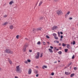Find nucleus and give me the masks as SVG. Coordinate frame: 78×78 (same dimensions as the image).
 <instances>
[{"label":"nucleus","mask_w":78,"mask_h":78,"mask_svg":"<svg viewBox=\"0 0 78 78\" xmlns=\"http://www.w3.org/2000/svg\"><path fill=\"white\" fill-rule=\"evenodd\" d=\"M5 53H10L11 54H12L13 52L12 51H11L10 49H7L5 50Z\"/></svg>","instance_id":"f257e3e1"},{"label":"nucleus","mask_w":78,"mask_h":78,"mask_svg":"<svg viewBox=\"0 0 78 78\" xmlns=\"http://www.w3.org/2000/svg\"><path fill=\"white\" fill-rule=\"evenodd\" d=\"M16 72L20 73V72H21V70H20V68L19 67V66H16Z\"/></svg>","instance_id":"f03ea898"},{"label":"nucleus","mask_w":78,"mask_h":78,"mask_svg":"<svg viewBox=\"0 0 78 78\" xmlns=\"http://www.w3.org/2000/svg\"><path fill=\"white\" fill-rule=\"evenodd\" d=\"M56 13L58 14V16H60L61 15H62L63 14L62 11H61V10L57 11Z\"/></svg>","instance_id":"7ed1b4c3"},{"label":"nucleus","mask_w":78,"mask_h":78,"mask_svg":"<svg viewBox=\"0 0 78 78\" xmlns=\"http://www.w3.org/2000/svg\"><path fill=\"white\" fill-rule=\"evenodd\" d=\"M40 55V53L39 52H38L37 53V55H36L35 56V59H39V56Z\"/></svg>","instance_id":"20e7f679"},{"label":"nucleus","mask_w":78,"mask_h":78,"mask_svg":"<svg viewBox=\"0 0 78 78\" xmlns=\"http://www.w3.org/2000/svg\"><path fill=\"white\" fill-rule=\"evenodd\" d=\"M27 45L26 44L24 45V47L23 48V51H26V49L27 48Z\"/></svg>","instance_id":"39448f33"},{"label":"nucleus","mask_w":78,"mask_h":78,"mask_svg":"<svg viewBox=\"0 0 78 78\" xmlns=\"http://www.w3.org/2000/svg\"><path fill=\"white\" fill-rule=\"evenodd\" d=\"M43 19H44V17L41 16L40 17L39 20L40 21H41V20H43Z\"/></svg>","instance_id":"423d86ee"},{"label":"nucleus","mask_w":78,"mask_h":78,"mask_svg":"<svg viewBox=\"0 0 78 78\" xmlns=\"http://www.w3.org/2000/svg\"><path fill=\"white\" fill-rule=\"evenodd\" d=\"M58 28V27L57 26H54L53 27V28H52V30H54V29H56Z\"/></svg>","instance_id":"0eeeda50"},{"label":"nucleus","mask_w":78,"mask_h":78,"mask_svg":"<svg viewBox=\"0 0 78 78\" xmlns=\"http://www.w3.org/2000/svg\"><path fill=\"white\" fill-rule=\"evenodd\" d=\"M28 73L29 74H31V69H29Z\"/></svg>","instance_id":"6e6552de"},{"label":"nucleus","mask_w":78,"mask_h":78,"mask_svg":"<svg viewBox=\"0 0 78 78\" xmlns=\"http://www.w3.org/2000/svg\"><path fill=\"white\" fill-rule=\"evenodd\" d=\"M8 22H5V23H4L3 24V26H5V25H8Z\"/></svg>","instance_id":"1a4fd4ad"},{"label":"nucleus","mask_w":78,"mask_h":78,"mask_svg":"<svg viewBox=\"0 0 78 78\" xmlns=\"http://www.w3.org/2000/svg\"><path fill=\"white\" fill-rule=\"evenodd\" d=\"M42 68L43 69H44L45 68L46 69L47 68V66H44L42 67Z\"/></svg>","instance_id":"9d476101"},{"label":"nucleus","mask_w":78,"mask_h":78,"mask_svg":"<svg viewBox=\"0 0 78 78\" xmlns=\"http://www.w3.org/2000/svg\"><path fill=\"white\" fill-rule=\"evenodd\" d=\"M65 74L66 75H70V73H68V72H65Z\"/></svg>","instance_id":"9b49d317"},{"label":"nucleus","mask_w":78,"mask_h":78,"mask_svg":"<svg viewBox=\"0 0 78 78\" xmlns=\"http://www.w3.org/2000/svg\"><path fill=\"white\" fill-rule=\"evenodd\" d=\"M48 50H49L50 53H53V50L51 49H48Z\"/></svg>","instance_id":"f8f14e48"},{"label":"nucleus","mask_w":78,"mask_h":78,"mask_svg":"<svg viewBox=\"0 0 78 78\" xmlns=\"http://www.w3.org/2000/svg\"><path fill=\"white\" fill-rule=\"evenodd\" d=\"M53 36H54V37H56L57 35H56V34L53 33Z\"/></svg>","instance_id":"ddd939ff"},{"label":"nucleus","mask_w":78,"mask_h":78,"mask_svg":"<svg viewBox=\"0 0 78 78\" xmlns=\"http://www.w3.org/2000/svg\"><path fill=\"white\" fill-rule=\"evenodd\" d=\"M43 2H42V1H41L39 3V6H41V5H42V3Z\"/></svg>","instance_id":"4468645a"},{"label":"nucleus","mask_w":78,"mask_h":78,"mask_svg":"<svg viewBox=\"0 0 78 78\" xmlns=\"http://www.w3.org/2000/svg\"><path fill=\"white\" fill-rule=\"evenodd\" d=\"M14 3V2L11 1L9 2V5H12V3Z\"/></svg>","instance_id":"2eb2a0df"},{"label":"nucleus","mask_w":78,"mask_h":78,"mask_svg":"<svg viewBox=\"0 0 78 78\" xmlns=\"http://www.w3.org/2000/svg\"><path fill=\"white\" fill-rule=\"evenodd\" d=\"M54 42L55 43L56 42V43H59V41H58L57 40H55L54 41Z\"/></svg>","instance_id":"dca6fc26"},{"label":"nucleus","mask_w":78,"mask_h":78,"mask_svg":"<svg viewBox=\"0 0 78 78\" xmlns=\"http://www.w3.org/2000/svg\"><path fill=\"white\" fill-rule=\"evenodd\" d=\"M38 30H39V31H41L42 29L41 28H39L37 29Z\"/></svg>","instance_id":"f3484780"},{"label":"nucleus","mask_w":78,"mask_h":78,"mask_svg":"<svg viewBox=\"0 0 78 78\" xmlns=\"http://www.w3.org/2000/svg\"><path fill=\"white\" fill-rule=\"evenodd\" d=\"M75 75V74L74 73H73L71 74L70 75V77H73V76Z\"/></svg>","instance_id":"a211bd4d"},{"label":"nucleus","mask_w":78,"mask_h":78,"mask_svg":"<svg viewBox=\"0 0 78 78\" xmlns=\"http://www.w3.org/2000/svg\"><path fill=\"white\" fill-rule=\"evenodd\" d=\"M58 53L59 55H61L62 54V52L61 51H59L58 52Z\"/></svg>","instance_id":"6ab92c4d"},{"label":"nucleus","mask_w":78,"mask_h":78,"mask_svg":"<svg viewBox=\"0 0 78 78\" xmlns=\"http://www.w3.org/2000/svg\"><path fill=\"white\" fill-rule=\"evenodd\" d=\"M67 51H68V49H65V51L66 53H67Z\"/></svg>","instance_id":"aec40b11"},{"label":"nucleus","mask_w":78,"mask_h":78,"mask_svg":"<svg viewBox=\"0 0 78 78\" xmlns=\"http://www.w3.org/2000/svg\"><path fill=\"white\" fill-rule=\"evenodd\" d=\"M70 13V12H68L67 14L65 15L66 16H67V14H69Z\"/></svg>","instance_id":"412c9836"},{"label":"nucleus","mask_w":78,"mask_h":78,"mask_svg":"<svg viewBox=\"0 0 78 78\" xmlns=\"http://www.w3.org/2000/svg\"><path fill=\"white\" fill-rule=\"evenodd\" d=\"M37 44L38 45H41V41H38L37 42Z\"/></svg>","instance_id":"4be33fe9"},{"label":"nucleus","mask_w":78,"mask_h":78,"mask_svg":"<svg viewBox=\"0 0 78 78\" xmlns=\"http://www.w3.org/2000/svg\"><path fill=\"white\" fill-rule=\"evenodd\" d=\"M62 46H63V47H65L66 46V44H64V43H63L62 44Z\"/></svg>","instance_id":"5701e85b"},{"label":"nucleus","mask_w":78,"mask_h":78,"mask_svg":"<svg viewBox=\"0 0 78 78\" xmlns=\"http://www.w3.org/2000/svg\"><path fill=\"white\" fill-rule=\"evenodd\" d=\"M9 63H10V64H12V62L11 61V60H9Z\"/></svg>","instance_id":"b1692460"},{"label":"nucleus","mask_w":78,"mask_h":78,"mask_svg":"<svg viewBox=\"0 0 78 78\" xmlns=\"http://www.w3.org/2000/svg\"><path fill=\"white\" fill-rule=\"evenodd\" d=\"M10 29H12L13 28V26H11L10 27Z\"/></svg>","instance_id":"393cba45"},{"label":"nucleus","mask_w":78,"mask_h":78,"mask_svg":"<svg viewBox=\"0 0 78 78\" xmlns=\"http://www.w3.org/2000/svg\"><path fill=\"white\" fill-rule=\"evenodd\" d=\"M43 44L44 45H46V43L44 41L43 42Z\"/></svg>","instance_id":"a878e982"},{"label":"nucleus","mask_w":78,"mask_h":78,"mask_svg":"<svg viewBox=\"0 0 78 78\" xmlns=\"http://www.w3.org/2000/svg\"><path fill=\"white\" fill-rule=\"evenodd\" d=\"M74 70H77V68L76 67H74L73 68Z\"/></svg>","instance_id":"bb28decb"},{"label":"nucleus","mask_w":78,"mask_h":78,"mask_svg":"<svg viewBox=\"0 0 78 78\" xmlns=\"http://www.w3.org/2000/svg\"><path fill=\"white\" fill-rule=\"evenodd\" d=\"M67 48L68 49L69 48V47H70V45L68 44H67Z\"/></svg>","instance_id":"cd10ccee"},{"label":"nucleus","mask_w":78,"mask_h":78,"mask_svg":"<svg viewBox=\"0 0 78 78\" xmlns=\"http://www.w3.org/2000/svg\"><path fill=\"white\" fill-rule=\"evenodd\" d=\"M27 61L28 62H31V60L30 59H27Z\"/></svg>","instance_id":"c85d7f7f"},{"label":"nucleus","mask_w":78,"mask_h":78,"mask_svg":"<svg viewBox=\"0 0 78 78\" xmlns=\"http://www.w3.org/2000/svg\"><path fill=\"white\" fill-rule=\"evenodd\" d=\"M46 37H47V38H48V39H49V38H50V37H49V36L48 35H46Z\"/></svg>","instance_id":"c756f323"},{"label":"nucleus","mask_w":78,"mask_h":78,"mask_svg":"<svg viewBox=\"0 0 78 78\" xmlns=\"http://www.w3.org/2000/svg\"><path fill=\"white\" fill-rule=\"evenodd\" d=\"M55 39H57V40H58V37H55Z\"/></svg>","instance_id":"7c9ffc66"},{"label":"nucleus","mask_w":78,"mask_h":78,"mask_svg":"<svg viewBox=\"0 0 78 78\" xmlns=\"http://www.w3.org/2000/svg\"><path fill=\"white\" fill-rule=\"evenodd\" d=\"M58 36H60V33L59 32H58Z\"/></svg>","instance_id":"2f4dec72"},{"label":"nucleus","mask_w":78,"mask_h":78,"mask_svg":"<svg viewBox=\"0 0 78 78\" xmlns=\"http://www.w3.org/2000/svg\"><path fill=\"white\" fill-rule=\"evenodd\" d=\"M75 41H73V44L75 45Z\"/></svg>","instance_id":"473e14b6"},{"label":"nucleus","mask_w":78,"mask_h":78,"mask_svg":"<svg viewBox=\"0 0 78 78\" xmlns=\"http://www.w3.org/2000/svg\"><path fill=\"white\" fill-rule=\"evenodd\" d=\"M74 58H75V55H73V57H72V59H73Z\"/></svg>","instance_id":"72a5a7b5"},{"label":"nucleus","mask_w":78,"mask_h":78,"mask_svg":"<svg viewBox=\"0 0 78 78\" xmlns=\"http://www.w3.org/2000/svg\"><path fill=\"white\" fill-rule=\"evenodd\" d=\"M7 17V15H5V16H4V17L5 18Z\"/></svg>","instance_id":"f704fd0d"},{"label":"nucleus","mask_w":78,"mask_h":78,"mask_svg":"<svg viewBox=\"0 0 78 78\" xmlns=\"http://www.w3.org/2000/svg\"><path fill=\"white\" fill-rule=\"evenodd\" d=\"M70 65H72V62H71L69 65H68V67H69Z\"/></svg>","instance_id":"c9c22d12"},{"label":"nucleus","mask_w":78,"mask_h":78,"mask_svg":"<svg viewBox=\"0 0 78 78\" xmlns=\"http://www.w3.org/2000/svg\"><path fill=\"white\" fill-rule=\"evenodd\" d=\"M40 55V57L42 58V54H41Z\"/></svg>","instance_id":"e433bc0d"},{"label":"nucleus","mask_w":78,"mask_h":78,"mask_svg":"<svg viewBox=\"0 0 78 78\" xmlns=\"http://www.w3.org/2000/svg\"><path fill=\"white\" fill-rule=\"evenodd\" d=\"M51 75H52V76H53V75H54V73H51Z\"/></svg>","instance_id":"4c0bfd02"},{"label":"nucleus","mask_w":78,"mask_h":78,"mask_svg":"<svg viewBox=\"0 0 78 78\" xmlns=\"http://www.w3.org/2000/svg\"><path fill=\"white\" fill-rule=\"evenodd\" d=\"M24 62L25 63V64H28V62L27 61Z\"/></svg>","instance_id":"58836bf2"},{"label":"nucleus","mask_w":78,"mask_h":78,"mask_svg":"<svg viewBox=\"0 0 78 78\" xmlns=\"http://www.w3.org/2000/svg\"><path fill=\"white\" fill-rule=\"evenodd\" d=\"M63 37V36H62V35H61L60 37L61 39H62Z\"/></svg>","instance_id":"ea45409f"},{"label":"nucleus","mask_w":78,"mask_h":78,"mask_svg":"<svg viewBox=\"0 0 78 78\" xmlns=\"http://www.w3.org/2000/svg\"><path fill=\"white\" fill-rule=\"evenodd\" d=\"M50 48H51V49H53V47L51 46H50Z\"/></svg>","instance_id":"a19ab883"},{"label":"nucleus","mask_w":78,"mask_h":78,"mask_svg":"<svg viewBox=\"0 0 78 78\" xmlns=\"http://www.w3.org/2000/svg\"><path fill=\"white\" fill-rule=\"evenodd\" d=\"M16 38H17V39H18V38H19V35H17L16 36Z\"/></svg>","instance_id":"79ce46f5"},{"label":"nucleus","mask_w":78,"mask_h":78,"mask_svg":"<svg viewBox=\"0 0 78 78\" xmlns=\"http://www.w3.org/2000/svg\"><path fill=\"white\" fill-rule=\"evenodd\" d=\"M25 40H26L27 41L28 40V38H25Z\"/></svg>","instance_id":"37998d69"},{"label":"nucleus","mask_w":78,"mask_h":78,"mask_svg":"<svg viewBox=\"0 0 78 78\" xmlns=\"http://www.w3.org/2000/svg\"><path fill=\"white\" fill-rule=\"evenodd\" d=\"M36 77H38V76H39V74H37L36 75Z\"/></svg>","instance_id":"c03bdc74"},{"label":"nucleus","mask_w":78,"mask_h":78,"mask_svg":"<svg viewBox=\"0 0 78 78\" xmlns=\"http://www.w3.org/2000/svg\"><path fill=\"white\" fill-rule=\"evenodd\" d=\"M61 43H59L58 44V45H59V46H61Z\"/></svg>","instance_id":"a18cd8bd"},{"label":"nucleus","mask_w":78,"mask_h":78,"mask_svg":"<svg viewBox=\"0 0 78 78\" xmlns=\"http://www.w3.org/2000/svg\"><path fill=\"white\" fill-rule=\"evenodd\" d=\"M58 48H59L60 50H62V48L61 47H58Z\"/></svg>","instance_id":"49530a36"},{"label":"nucleus","mask_w":78,"mask_h":78,"mask_svg":"<svg viewBox=\"0 0 78 78\" xmlns=\"http://www.w3.org/2000/svg\"><path fill=\"white\" fill-rule=\"evenodd\" d=\"M35 73L36 74H37V71H35Z\"/></svg>","instance_id":"de8ad7c7"},{"label":"nucleus","mask_w":78,"mask_h":78,"mask_svg":"<svg viewBox=\"0 0 78 78\" xmlns=\"http://www.w3.org/2000/svg\"><path fill=\"white\" fill-rule=\"evenodd\" d=\"M69 20H72V18L70 17V18H69Z\"/></svg>","instance_id":"09e8293b"},{"label":"nucleus","mask_w":78,"mask_h":78,"mask_svg":"<svg viewBox=\"0 0 78 78\" xmlns=\"http://www.w3.org/2000/svg\"><path fill=\"white\" fill-rule=\"evenodd\" d=\"M29 52H32V50H29Z\"/></svg>","instance_id":"8fccbe9b"},{"label":"nucleus","mask_w":78,"mask_h":78,"mask_svg":"<svg viewBox=\"0 0 78 78\" xmlns=\"http://www.w3.org/2000/svg\"><path fill=\"white\" fill-rule=\"evenodd\" d=\"M60 34H63V33L62 32H60Z\"/></svg>","instance_id":"3c124183"},{"label":"nucleus","mask_w":78,"mask_h":78,"mask_svg":"<svg viewBox=\"0 0 78 78\" xmlns=\"http://www.w3.org/2000/svg\"><path fill=\"white\" fill-rule=\"evenodd\" d=\"M34 30H35V29H33V31H34Z\"/></svg>","instance_id":"603ef678"},{"label":"nucleus","mask_w":78,"mask_h":78,"mask_svg":"<svg viewBox=\"0 0 78 78\" xmlns=\"http://www.w3.org/2000/svg\"><path fill=\"white\" fill-rule=\"evenodd\" d=\"M58 62H61V61H60V60H58Z\"/></svg>","instance_id":"864d4df0"},{"label":"nucleus","mask_w":78,"mask_h":78,"mask_svg":"<svg viewBox=\"0 0 78 78\" xmlns=\"http://www.w3.org/2000/svg\"><path fill=\"white\" fill-rule=\"evenodd\" d=\"M60 41H62V38L60 39Z\"/></svg>","instance_id":"5fc2aeb1"},{"label":"nucleus","mask_w":78,"mask_h":78,"mask_svg":"<svg viewBox=\"0 0 78 78\" xmlns=\"http://www.w3.org/2000/svg\"><path fill=\"white\" fill-rule=\"evenodd\" d=\"M48 44H50V42H47Z\"/></svg>","instance_id":"6e6d98bb"},{"label":"nucleus","mask_w":78,"mask_h":78,"mask_svg":"<svg viewBox=\"0 0 78 78\" xmlns=\"http://www.w3.org/2000/svg\"><path fill=\"white\" fill-rule=\"evenodd\" d=\"M56 50H59V49L58 48Z\"/></svg>","instance_id":"4d7b16f0"},{"label":"nucleus","mask_w":78,"mask_h":78,"mask_svg":"<svg viewBox=\"0 0 78 78\" xmlns=\"http://www.w3.org/2000/svg\"><path fill=\"white\" fill-rule=\"evenodd\" d=\"M54 63H56V61L54 62Z\"/></svg>","instance_id":"13d9d810"},{"label":"nucleus","mask_w":78,"mask_h":78,"mask_svg":"<svg viewBox=\"0 0 78 78\" xmlns=\"http://www.w3.org/2000/svg\"><path fill=\"white\" fill-rule=\"evenodd\" d=\"M36 67L37 68H38V66H37Z\"/></svg>","instance_id":"bf43d9fd"},{"label":"nucleus","mask_w":78,"mask_h":78,"mask_svg":"<svg viewBox=\"0 0 78 78\" xmlns=\"http://www.w3.org/2000/svg\"><path fill=\"white\" fill-rule=\"evenodd\" d=\"M70 69H71V67H70Z\"/></svg>","instance_id":"052dcab7"},{"label":"nucleus","mask_w":78,"mask_h":78,"mask_svg":"<svg viewBox=\"0 0 78 78\" xmlns=\"http://www.w3.org/2000/svg\"><path fill=\"white\" fill-rule=\"evenodd\" d=\"M55 49H56V47H55Z\"/></svg>","instance_id":"680f3d73"},{"label":"nucleus","mask_w":78,"mask_h":78,"mask_svg":"<svg viewBox=\"0 0 78 78\" xmlns=\"http://www.w3.org/2000/svg\"><path fill=\"white\" fill-rule=\"evenodd\" d=\"M57 0H55V1H57Z\"/></svg>","instance_id":"e2e57ef3"},{"label":"nucleus","mask_w":78,"mask_h":78,"mask_svg":"<svg viewBox=\"0 0 78 78\" xmlns=\"http://www.w3.org/2000/svg\"><path fill=\"white\" fill-rule=\"evenodd\" d=\"M1 70V68H0V70Z\"/></svg>","instance_id":"0e129e2a"},{"label":"nucleus","mask_w":78,"mask_h":78,"mask_svg":"<svg viewBox=\"0 0 78 78\" xmlns=\"http://www.w3.org/2000/svg\"><path fill=\"white\" fill-rule=\"evenodd\" d=\"M53 78V77H51V78Z\"/></svg>","instance_id":"69168bd1"},{"label":"nucleus","mask_w":78,"mask_h":78,"mask_svg":"<svg viewBox=\"0 0 78 78\" xmlns=\"http://www.w3.org/2000/svg\"><path fill=\"white\" fill-rule=\"evenodd\" d=\"M61 78H62V77Z\"/></svg>","instance_id":"338daca9"}]
</instances>
